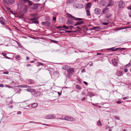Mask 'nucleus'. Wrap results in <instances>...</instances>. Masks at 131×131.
Masks as SVG:
<instances>
[{
	"instance_id": "obj_51",
	"label": "nucleus",
	"mask_w": 131,
	"mask_h": 131,
	"mask_svg": "<svg viewBox=\"0 0 131 131\" xmlns=\"http://www.w3.org/2000/svg\"><path fill=\"white\" fill-rule=\"evenodd\" d=\"M117 48L118 49V50H126L127 49L126 48H121V47Z\"/></svg>"
},
{
	"instance_id": "obj_27",
	"label": "nucleus",
	"mask_w": 131,
	"mask_h": 131,
	"mask_svg": "<svg viewBox=\"0 0 131 131\" xmlns=\"http://www.w3.org/2000/svg\"><path fill=\"white\" fill-rule=\"evenodd\" d=\"M124 69V71L125 72L127 73L128 72V69L127 68H125V67L124 66H123L122 67H121L120 68V70H122Z\"/></svg>"
},
{
	"instance_id": "obj_20",
	"label": "nucleus",
	"mask_w": 131,
	"mask_h": 131,
	"mask_svg": "<svg viewBox=\"0 0 131 131\" xmlns=\"http://www.w3.org/2000/svg\"><path fill=\"white\" fill-rule=\"evenodd\" d=\"M114 2H113V0H110L108 2V4L106 6V7L112 6L114 5Z\"/></svg>"
},
{
	"instance_id": "obj_61",
	"label": "nucleus",
	"mask_w": 131,
	"mask_h": 131,
	"mask_svg": "<svg viewBox=\"0 0 131 131\" xmlns=\"http://www.w3.org/2000/svg\"><path fill=\"white\" fill-rule=\"evenodd\" d=\"M102 25L105 26H106L108 25L109 23L107 22H104L102 23Z\"/></svg>"
},
{
	"instance_id": "obj_47",
	"label": "nucleus",
	"mask_w": 131,
	"mask_h": 131,
	"mask_svg": "<svg viewBox=\"0 0 131 131\" xmlns=\"http://www.w3.org/2000/svg\"><path fill=\"white\" fill-rule=\"evenodd\" d=\"M4 25L5 26L4 27L5 28L7 29H8L9 30H10V31H12V30L10 28L8 27L7 25L5 24V25Z\"/></svg>"
},
{
	"instance_id": "obj_17",
	"label": "nucleus",
	"mask_w": 131,
	"mask_h": 131,
	"mask_svg": "<svg viewBox=\"0 0 131 131\" xmlns=\"http://www.w3.org/2000/svg\"><path fill=\"white\" fill-rule=\"evenodd\" d=\"M75 7L77 8L80 9L83 8L84 7V5L82 4L79 3V4H76Z\"/></svg>"
},
{
	"instance_id": "obj_41",
	"label": "nucleus",
	"mask_w": 131,
	"mask_h": 131,
	"mask_svg": "<svg viewBox=\"0 0 131 131\" xmlns=\"http://www.w3.org/2000/svg\"><path fill=\"white\" fill-rule=\"evenodd\" d=\"M8 2L12 4H14L15 2V0H7Z\"/></svg>"
},
{
	"instance_id": "obj_58",
	"label": "nucleus",
	"mask_w": 131,
	"mask_h": 131,
	"mask_svg": "<svg viewBox=\"0 0 131 131\" xmlns=\"http://www.w3.org/2000/svg\"><path fill=\"white\" fill-rule=\"evenodd\" d=\"M71 30H65V33H67L68 34H70V33H71Z\"/></svg>"
},
{
	"instance_id": "obj_60",
	"label": "nucleus",
	"mask_w": 131,
	"mask_h": 131,
	"mask_svg": "<svg viewBox=\"0 0 131 131\" xmlns=\"http://www.w3.org/2000/svg\"><path fill=\"white\" fill-rule=\"evenodd\" d=\"M126 29V27H124L122 28H119L118 29H116V30H118L122 29Z\"/></svg>"
},
{
	"instance_id": "obj_23",
	"label": "nucleus",
	"mask_w": 131,
	"mask_h": 131,
	"mask_svg": "<svg viewBox=\"0 0 131 131\" xmlns=\"http://www.w3.org/2000/svg\"><path fill=\"white\" fill-rule=\"evenodd\" d=\"M13 89L14 90V91L16 92L15 93H16L18 92L21 91V89H20L17 88H16V87H14V86L13 87Z\"/></svg>"
},
{
	"instance_id": "obj_29",
	"label": "nucleus",
	"mask_w": 131,
	"mask_h": 131,
	"mask_svg": "<svg viewBox=\"0 0 131 131\" xmlns=\"http://www.w3.org/2000/svg\"><path fill=\"white\" fill-rule=\"evenodd\" d=\"M87 95H86V96L88 95H89L91 97L92 96H93L95 95L94 94V93L92 92L91 93L90 92H88L87 93Z\"/></svg>"
},
{
	"instance_id": "obj_24",
	"label": "nucleus",
	"mask_w": 131,
	"mask_h": 131,
	"mask_svg": "<svg viewBox=\"0 0 131 131\" xmlns=\"http://www.w3.org/2000/svg\"><path fill=\"white\" fill-rule=\"evenodd\" d=\"M116 74L119 77L123 75V72L120 71H118L116 72Z\"/></svg>"
},
{
	"instance_id": "obj_3",
	"label": "nucleus",
	"mask_w": 131,
	"mask_h": 131,
	"mask_svg": "<svg viewBox=\"0 0 131 131\" xmlns=\"http://www.w3.org/2000/svg\"><path fill=\"white\" fill-rule=\"evenodd\" d=\"M40 17L38 16L37 17H34V18H32L29 19V20L30 21H31L32 23L30 22L29 23V24H38L39 23V22L38 21V19Z\"/></svg>"
},
{
	"instance_id": "obj_46",
	"label": "nucleus",
	"mask_w": 131,
	"mask_h": 131,
	"mask_svg": "<svg viewBox=\"0 0 131 131\" xmlns=\"http://www.w3.org/2000/svg\"><path fill=\"white\" fill-rule=\"evenodd\" d=\"M56 25H53L52 24L51 27H50V28L51 29V30H52V29H54L55 28V27H56Z\"/></svg>"
},
{
	"instance_id": "obj_55",
	"label": "nucleus",
	"mask_w": 131,
	"mask_h": 131,
	"mask_svg": "<svg viewBox=\"0 0 131 131\" xmlns=\"http://www.w3.org/2000/svg\"><path fill=\"white\" fill-rule=\"evenodd\" d=\"M21 3H19L17 4V5L18 7H19L21 8L23 6V5L21 4Z\"/></svg>"
},
{
	"instance_id": "obj_35",
	"label": "nucleus",
	"mask_w": 131,
	"mask_h": 131,
	"mask_svg": "<svg viewBox=\"0 0 131 131\" xmlns=\"http://www.w3.org/2000/svg\"><path fill=\"white\" fill-rule=\"evenodd\" d=\"M85 10L86 12L87 15L88 16H90L91 15V14L90 11V9H87Z\"/></svg>"
},
{
	"instance_id": "obj_9",
	"label": "nucleus",
	"mask_w": 131,
	"mask_h": 131,
	"mask_svg": "<svg viewBox=\"0 0 131 131\" xmlns=\"http://www.w3.org/2000/svg\"><path fill=\"white\" fill-rule=\"evenodd\" d=\"M64 119L66 120L70 121H75V119L71 116H66L64 117Z\"/></svg>"
},
{
	"instance_id": "obj_28",
	"label": "nucleus",
	"mask_w": 131,
	"mask_h": 131,
	"mask_svg": "<svg viewBox=\"0 0 131 131\" xmlns=\"http://www.w3.org/2000/svg\"><path fill=\"white\" fill-rule=\"evenodd\" d=\"M54 118V116L52 115H49L46 116L47 119H53Z\"/></svg>"
},
{
	"instance_id": "obj_5",
	"label": "nucleus",
	"mask_w": 131,
	"mask_h": 131,
	"mask_svg": "<svg viewBox=\"0 0 131 131\" xmlns=\"http://www.w3.org/2000/svg\"><path fill=\"white\" fill-rule=\"evenodd\" d=\"M117 2L118 3V6L119 8H123L125 7V4L122 0H120Z\"/></svg>"
},
{
	"instance_id": "obj_14",
	"label": "nucleus",
	"mask_w": 131,
	"mask_h": 131,
	"mask_svg": "<svg viewBox=\"0 0 131 131\" xmlns=\"http://www.w3.org/2000/svg\"><path fill=\"white\" fill-rule=\"evenodd\" d=\"M92 3L91 2H88L85 4V9H89L91 7Z\"/></svg>"
},
{
	"instance_id": "obj_48",
	"label": "nucleus",
	"mask_w": 131,
	"mask_h": 131,
	"mask_svg": "<svg viewBox=\"0 0 131 131\" xmlns=\"http://www.w3.org/2000/svg\"><path fill=\"white\" fill-rule=\"evenodd\" d=\"M16 41L17 43L18 46H19V48H21V49H24L23 47L21 46V45L20 44V43L18 42L17 41Z\"/></svg>"
},
{
	"instance_id": "obj_63",
	"label": "nucleus",
	"mask_w": 131,
	"mask_h": 131,
	"mask_svg": "<svg viewBox=\"0 0 131 131\" xmlns=\"http://www.w3.org/2000/svg\"><path fill=\"white\" fill-rule=\"evenodd\" d=\"M63 28V26L62 27L61 26H57L56 27V28L58 29V28Z\"/></svg>"
},
{
	"instance_id": "obj_34",
	"label": "nucleus",
	"mask_w": 131,
	"mask_h": 131,
	"mask_svg": "<svg viewBox=\"0 0 131 131\" xmlns=\"http://www.w3.org/2000/svg\"><path fill=\"white\" fill-rule=\"evenodd\" d=\"M108 56L107 54L104 53H101V55L99 56L101 58H103V57H106Z\"/></svg>"
},
{
	"instance_id": "obj_2",
	"label": "nucleus",
	"mask_w": 131,
	"mask_h": 131,
	"mask_svg": "<svg viewBox=\"0 0 131 131\" xmlns=\"http://www.w3.org/2000/svg\"><path fill=\"white\" fill-rule=\"evenodd\" d=\"M66 15L68 18L73 19V20L77 21L73 24L74 26H77L78 25H81L84 24V21L82 20H84V18L76 17L69 13H67Z\"/></svg>"
},
{
	"instance_id": "obj_62",
	"label": "nucleus",
	"mask_w": 131,
	"mask_h": 131,
	"mask_svg": "<svg viewBox=\"0 0 131 131\" xmlns=\"http://www.w3.org/2000/svg\"><path fill=\"white\" fill-rule=\"evenodd\" d=\"M10 12L13 15H15V13L12 10H10Z\"/></svg>"
},
{
	"instance_id": "obj_45",
	"label": "nucleus",
	"mask_w": 131,
	"mask_h": 131,
	"mask_svg": "<svg viewBox=\"0 0 131 131\" xmlns=\"http://www.w3.org/2000/svg\"><path fill=\"white\" fill-rule=\"evenodd\" d=\"M75 87L77 89L79 90H81L82 89L80 86L78 84L76 85Z\"/></svg>"
},
{
	"instance_id": "obj_57",
	"label": "nucleus",
	"mask_w": 131,
	"mask_h": 131,
	"mask_svg": "<svg viewBox=\"0 0 131 131\" xmlns=\"http://www.w3.org/2000/svg\"><path fill=\"white\" fill-rule=\"evenodd\" d=\"M71 33L72 32H75L77 33L78 32H80L78 30V29H77L76 30H75L74 31L73 30H71Z\"/></svg>"
},
{
	"instance_id": "obj_49",
	"label": "nucleus",
	"mask_w": 131,
	"mask_h": 131,
	"mask_svg": "<svg viewBox=\"0 0 131 131\" xmlns=\"http://www.w3.org/2000/svg\"><path fill=\"white\" fill-rule=\"evenodd\" d=\"M72 74L69 73H68L67 74V77L70 78L71 77Z\"/></svg>"
},
{
	"instance_id": "obj_4",
	"label": "nucleus",
	"mask_w": 131,
	"mask_h": 131,
	"mask_svg": "<svg viewBox=\"0 0 131 131\" xmlns=\"http://www.w3.org/2000/svg\"><path fill=\"white\" fill-rule=\"evenodd\" d=\"M20 2L23 4H25L26 3H28L29 6H31L33 4V3L29 0H19Z\"/></svg>"
},
{
	"instance_id": "obj_52",
	"label": "nucleus",
	"mask_w": 131,
	"mask_h": 131,
	"mask_svg": "<svg viewBox=\"0 0 131 131\" xmlns=\"http://www.w3.org/2000/svg\"><path fill=\"white\" fill-rule=\"evenodd\" d=\"M50 41H51L52 42V43H58V41L55 40L50 39Z\"/></svg>"
},
{
	"instance_id": "obj_53",
	"label": "nucleus",
	"mask_w": 131,
	"mask_h": 131,
	"mask_svg": "<svg viewBox=\"0 0 131 131\" xmlns=\"http://www.w3.org/2000/svg\"><path fill=\"white\" fill-rule=\"evenodd\" d=\"M50 19V17L49 16H47L45 18V20L46 21H49Z\"/></svg>"
},
{
	"instance_id": "obj_6",
	"label": "nucleus",
	"mask_w": 131,
	"mask_h": 131,
	"mask_svg": "<svg viewBox=\"0 0 131 131\" xmlns=\"http://www.w3.org/2000/svg\"><path fill=\"white\" fill-rule=\"evenodd\" d=\"M33 6L30 7L31 9L32 10H36L38 8V7L41 5L40 4L35 3L32 5Z\"/></svg>"
},
{
	"instance_id": "obj_32",
	"label": "nucleus",
	"mask_w": 131,
	"mask_h": 131,
	"mask_svg": "<svg viewBox=\"0 0 131 131\" xmlns=\"http://www.w3.org/2000/svg\"><path fill=\"white\" fill-rule=\"evenodd\" d=\"M36 65L37 66V67H38L39 66H40V65L42 66H43L44 64H43L41 62H37L36 63Z\"/></svg>"
},
{
	"instance_id": "obj_56",
	"label": "nucleus",
	"mask_w": 131,
	"mask_h": 131,
	"mask_svg": "<svg viewBox=\"0 0 131 131\" xmlns=\"http://www.w3.org/2000/svg\"><path fill=\"white\" fill-rule=\"evenodd\" d=\"M122 102L121 100H119L115 102V103H117L118 104H120L122 103Z\"/></svg>"
},
{
	"instance_id": "obj_30",
	"label": "nucleus",
	"mask_w": 131,
	"mask_h": 131,
	"mask_svg": "<svg viewBox=\"0 0 131 131\" xmlns=\"http://www.w3.org/2000/svg\"><path fill=\"white\" fill-rule=\"evenodd\" d=\"M1 54H2L4 57V58H6L8 59H11V58L10 57H8L6 56V54L5 53H1Z\"/></svg>"
},
{
	"instance_id": "obj_19",
	"label": "nucleus",
	"mask_w": 131,
	"mask_h": 131,
	"mask_svg": "<svg viewBox=\"0 0 131 131\" xmlns=\"http://www.w3.org/2000/svg\"><path fill=\"white\" fill-rule=\"evenodd\" d=\"M53 73V75L55 77L58 78L59 77V72L57 70L54 71Z\"/></svg>"
},
{
	"instance_id": "obj_43",
	"label": "nucleus",
	"mask_w": 131,
	"mask_h": 131,
	"mask_svg": "<svg viewBox=\"0 0 131 131\" xmlns=\"http://www.w3.org/2000/svg\"><path fill=\"white\" fill-rule=\"evenodd\" d=\"M97 124L99 126H101L102 125V124L101 123V122L100 120H99L97 122Z\"/></svg>"
},
{
	"instance_id": "obj_12",
	"label": "nucleus",
	"mask_w": 131,
	"mask_h": 131,
	"mask_svg": "<svg viewBox=\"0 0 131 131\" xmlns=\"http://www.w3.org/2000/svg\"><path fill=\"white\" fill-rule=\"evenodd\" d=\"M73 19H68L66 23V24L68 25L74 24L75 22Z\"/></svg>"
},
{
	"instance_id": "obj_50",
	"label": "nucleus",
	"mask_w": 131,
	"mask_h": 131,
	"mask_svg": "<svg viewBox=\"0 0 131 131\" xmlns=\"http://www.w3.org/2000/svg\"><path fill=\"white\" fill-rule=\"evenodd\" d=\"M69 30H71L73 29H76V28H74V27L73 26H72V25L69 26Z\"/></svg>"
},
{
	"instance_id": "obj_44",
	"label": "nucleus",
	"mask_w": 131,
	"mask_h": 131,
	"mask_svg": "<svg viewBox=\"0 0 131 131\" xmlns=\"http://www.w3.org/2000/svg\"><path fill=\"white\" fill-rule=\"evenodd\" d=\"M38 14L37 13L33 14H30V16L34 17H35L36 16H38Z\"/></svg>"
},
{
	"instance_id": "obj_25",
	"label": "nucleus",
	"mask_w": 131,
	"mask_h": 131,
	"mask_svg": "<svg viewBox=\"0 0 131 131\" xmlns=\"http://www.w3.org/2000/svg\"><path fill=\"white\" fill-rule=\"evenodd\" d=\"M109 10L108 8L106 7L105 8H104L102 10V13L104 14H106L107 13V12Z\"/></svg>"
},
{
	"instance_id": "obj_36",
	"label": "nucleus",
	"mask_w": 131,
	"mask_h": 131,
	"mask_svg": "<svg viewBox=\"0 0 131 131\" xmlns=\"http://www.w3.org/2000/svg\"><path fill=\"white\" fill-rule=\"evenodd\" d=\"M100 26H97V27H93L91 28H90V30H95V29L96 28H100Z\"/></svg>"
},
{
	"instance_id": "obj_37",
	"label": "nucleus",
	"mask_w": 131,
	"mask_h": 131,
	"mask_svg": "<svg viewBox=\"0 0 131 131\" xmlns=\"http://www.w3.org/2000/svg\"><path fill=\"white\" fill-rule=\"evenodd\" d=\"M15 58L16 59L19 60H20L21 59V57L19 55H16L15 56Z\"/></svg>"
},
{
	"instance_id": "obj_1",
	"label": "nucleus",
	"mask_w": 131,
	"mask_h": 131,
	"mask_svg": "<svg viewBox=\"0 0 131 131\" xmlns=\"http://www.w3.org/2000/svg\"><path fill=\"white\" fill-rule=\"evenodd\" d=\"M14 87L28 88L26 89H24L27 92L31 93V95L35 97L39 96L41 94L40 91H38L36 90L31 88V87L26 84H21L19 85L15 86Z\"/></svg>"
},
{
	"instance_id": "obj_42",
	"label": "nucleus",
	"mask_w": 131,
	"mask_h": 131,
	"mask_svg": "<svg viewBox=\"0 0 131 131\" xmlns=\"http://www.w3.org/2000/svg\"><path fill=\"white\" fill-rule=\"evenodd\" d=\"M130 66H131V63L130 62H129L127 64L124 65V66L125 67V68L129 67Z\"/></svg>"
},
{
	"instance_id": "obj_15",
	"label": "nucleus",
	"mask_w": 131,
	"mask_h": 131,
	"mask_svg": "<svg viewBox=\"0 0 131 131\" xmlns=\"http://www.w3.org/2000/svg\"><path fill=\"white\" fill-rule=\"evenodd\" d=\"M112 62L113 66H117V59L115 58H114L112 60Z\"/></svg>"
},
{
	"instance_id": "obj_21",
	"label": "nucleus",
	"mask_w": 131,
	"mask_h": 131,
	"mask_svg": "<svg viewBox=\"0 0 131 131\" xmlns=\"http://www.w3.org/2000/svg\"><path fill=\"white\" fill-rule=\"evenodd\" d=\"M19 14H20V15L19 16V17L20 18H24V16L25 13H24L22 11H21L20 12Z\"/></svg>"
},
{
	"instance_id": "obj_13",
	"label": "nucleus",
	"mask_w": 131,
	"mask_h": 131,
	"mask_svg": "<svg viewBox=\"0 0 131 131\" xmlns=\"http://www.w3.org/2000/svg\"><path fill=\"white\" fill-rule=\"evenodd\" d=\"M112 16V14L110 13H108L105 14L104 20L105 21L107 20V19L110 18Z\"/></svg>"
},
{
	"instance_id": "obj_11",
	"label": "nucleus",
	"mask_w": 131,
	"mask_h": 131,
	"mask_svg": "<svg viewBox=\"0 0 131 131\" xmlns=\"http://www.w3.org/2000/svg\"><path fill=\"white\" fill-rule=\"evenodd\" d=\"M94 13L97 15H100L102 14L101 10L98 8H96L94 10Z\"/></svg>"
},
{
	"instance_id": "obj_10",
	"label": "nucleus",
	"mask_w": 131,
	"mask_h": 131,
	"mask_svg": "<svg viewBox=\"0 0 131 131\" xmlns=\"http://www.w3.org/2000/svg\"><path fill=\"white\" fill-rule=\"evenodd\" d=\"M7 21L2 16L0 17V23L3 25H5Z\"/></svg>"
},
{
	"instance_id": "obj_8",
	"label": "nucleus",
	"mask_w": 131,
	"mask_h": 131,
	"mask_svg": "<svg viewBox=\"0 0 131 131\" xmlns=\"http://www.w3.org/2000/svg\"><path fill=\"white\" fill-rule=\"evenodd\" d=\"M41 24L42 26L46 27H49L51 26V22L48 21L42 22Z\"/></svg>"
},
{
	"instance_id": "obj_16",
	"label": "nucleus",
	"mask_w": 131,
	"mask_h": 131,
	"mask_svg": "<svg viewBox=\"0 0 131 131\" xmlns=\"http://www.w3.org/2000/svg\"><path fill=\"white\" fill-rule=\"evenodd\" d=\"M74 68H71V67H70L69 68L68 70H67V72L68 73L73 74L74 72Z\"/></svg>"
},
{
	"instance_id": "obj_38",
	"label": "nucleus",
	"mask_w": 131,
	"mask_h": 131,
	"mask_svg": "<svg viewBox=\"0 0 131 131\" xmlns=\"http://www.w3.org/2000/svg\"><path fill=\"white\" fill-rule=\"evenodd\" d=\"M3 2L4 4V5H6L7 6H8L9 3L7 2V0H3Z\"/></svg>"
},
{
	"instance_id": "obj_26",
	"label": "nucleus",
	"mask_w": 131,
	"mask_h": 131,
	"mask_svg": "<svg viewBox=\"0 0 131 131\" xmlns=\"http://www.w3.org/2000/svg\"><path fill=\"white\" fill-rule=\"evenodd\" d=\"M70 67H71L68 65H64L62 66V68L63 69L67 71Z\"/></svg>"
},
{
	"instance_id": "obj_7",
	"label": "nucleus",
	"mask_w": 131,
	"mask_h": 131,
	"mask_svg": "<svg viewBox=\"0 0 131 131\" xmlns=\"http://www.w3.org/2000/svg\"><path fill=\"white\" fill-rule=\"evenodd\" d=\"M118 49L117 48H115V47H113L110 48H106L105 49H103L101 50V51H105V50L108 51H115L118 50Z\"/></svg>"
},
{
	"instance_id": "obj_64",
	"label": "nucleus",
	"mask_w": 131,
	"mask_h": 131,
	"mask_svg": "<svg viewBox=\"0 0 131 131\" xmlns=\"http://www.w3.org/2000/svg\"><path fill=\"white\" fill-rule=\"evenodd\" d=\"M81 72L82 73H83L84 72H86V71L84 68L83 69L81 70Z\"/></svg>"
},
{
	"instance_id": "obj_39",
	"label": "nucleus",
	"mask_w": 131,
	"mask_h": 131,
	"mask_svg": "<svg viewBox=\"0 0 131 131\" xmlns=\"http://www.w3.org/2000/svg\"><path fill=\"white\" fill-rule=\"evenodd\" d=\"M89 29H88L87 27L85 26V28H83V29L82 31L83 32L85 33Z\"/></svg>"
},
{
	"instance_id": "obj_22",
	"label": "nucleus",
	"mask_w": 131,
	"mask_h": 131,
	"mask_svg": "<svg viewBox=\"0 0 131 131\" xmlns=\"http://www.w3.org/2000/svg\"><path fill=\"white\" fill-rule=\"evenodd\" d=\"M29 5L28 6L27 5H25V7L24 8L23 10L22 11L25 13H26L28 11V10H27V8L28 7H29Z\"/></svg>"
},
{
	"instance_id": "obj_33",
	"label": "nucleus",
	"mask_w": 131,
	"mask_h": 131,
	"mask_svg": "<svg viewBox=\"0 0 131 131\" xmlns=\"http://www.w3.org/2000/svg\"><path fill=\"white\" fill-rule=\"evenodd\" d=\"M108 5V3L105 1H103V6H107Z\"/></svg>"
},
{
	"instance_id": "obj_59",
	"label": "nucleus",
	"mask_w": 131,
	"mask_h": 131,
	"mask_svg": "<svg viewBox=\"0 0 131 131\" xmlns=\"http://www.w3.org/2000/svg\"><path fill=\"white\" fill-rule=\"evenodd\" d=\"M13 27L15 28L16 30L19 31H20V30L18 28L15 26H13Z\"/></svg>"
},
{
	"instance_id": "obj_40",
	"label": "nucleus",
	"mask_w": 131,
	"mask_h": 131,
	"mask_svg": "<svg viewBox=\"0 0 131 131\" xmlns=\"http://www.w3.org/2000/svg\"><path fill=\"white\" fill-rule=\"evenodd\" d=\"M63 28L67 30L69 29V26H67L65 25H63Z\"/></svg>"
},
{
	"instance_id": "obj_54",
	"label": "nucleus",
	"mask_w": 131,
	"mask_h": 131,
	"mask_svg": "<svg viewBox=\"0 0 131 131\" xmlns=\"http://www.w3.org/2000/svg\"><path fill=\"white\" fill-rule=\"evenodd\" d=\"M5 86L6 87L8 88H12L13 89L14 87H12L8 85H5Z\"/></svg>"
},
{
	"instance_id": "obj_18",
	"label": "nucleus",
	"mask_w": 131,
	"mask_h": 131,
	"mask_svg": "<svg viewBox=\"0 0 131 131\" xmlns=\"http://www.w3.org/2000/svg\"><path fill=\"white\" fill-rule=\"evenodd\" d=\"M28 82H29L28 84H36V82L33 80L30 79H28L27 80Z\"/></svg>"
},
{
	"instance_id": "obj_31",
	"label": "nucleus",
	"mask_w": 131,
	"mask_h": 131,
	"mask_svg": "<svg viewBox=\"0 0 131 131\" xmlns=\"http://www.w3.org/2000/svg\"><path fill=\"white\" fill-rule=\"evenodd\" d=\"M38 106L37 103H34L31 105V107L33 108H35Z\"/></svg>"
}]
</instances>
